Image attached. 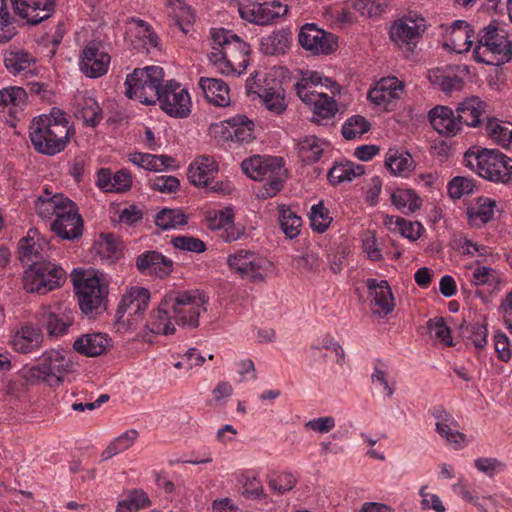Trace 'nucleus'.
<instances>
[{
  "label": "nucleus",
  "mask_w": 512,
  "mask_h": 512,
  "mask_svg": "<svg viewBox=\"0 0 512 512\" xmlns=\"http://www.w3.org/2000/svg\"><path fill=\"white\" fill-rule=\"evenodd\" d=\"M475 181L473 179L457 176L448 183V194L452 199H460L464 195L474 192Z\"/></svg>",
  "instance_id": "nucleus-49"
},
{
  "label": "nucleus",
  "mask_w": 512,
  "mask_h": 512,
  "mask_svg": "<svg viewBox=\"0 0 512 512\" xmlns=\"http://www.w3.org/2000/svg\"><path fill=\"white\" fill-rule=\"evenodd\" d=\"M232 131L229 132V137L239 143H248L254 139V123L245 115L233 117L228 121Z\"/></svg>",
  "instance_id": "nucleus-35"
},
{
  "label": "nucleus",
  "mask_w": 512,
  "mask_h": 512,
  "mask_svg": "<svg viewBox=\"0 0 512 512\" xmlns=\"http://www.w3.org/2000/svg\"><path fill=\"white\" fill-rule=\"evenodd\" d=\"M292 41V32L289 29H278L260 40V50L269 56L283 55L287 52Z\"/></svg>",
  "instance_id": "nucleus-28"
},
{
  "label": "nucleus",
  "mask_w": 512,
  "mask_h": 512,
  "mask_svg": "<svg viewBox=\"0 0 512 512\" xmlns=\"http://www.w3.org/2000/svg\"><path fill=\"white\" fill-rule=\"evenodd\" d=\"M288 12V6L277 0L250 2L240 10L241 16L257 25H269Z\"/></svg>",
  "instance_id": "nucleus-15"
},
{
  "label": "nucleus",
  "mask_w": 512,
  "mask_h": 512,
  "mask_svg": "<svg viewBox=\"0 0 512 512\" xmlns=\"http://www.w3.org/2000/svg\"><path fill=\"white\" fill-rule=\"evenodd\" d=\"M136 267L142 274L164 278L173 271V261L158 251H146L137 256Z\"/></svg>",
  "instance_id": "nucleus-21"
},
{
  "label": "nucleus",
  "mask_w": 512,
  "mask_h": 512,
  "mask_svg": "<svg viewBox=\"0 0 512 512\" xmlns=\"http://www.w3.org/2000/svg\"><path fill=\"white\" fill-rule=\"evenodd\" d=\"M426 29L425 19L417 14L403 16L396 20L390 28V39L399 47L406 46L408 51L413 47Z\"/></svg>",
  "instance_id": "nucleus-12"
},
{
  "label": "nucleus",
  "mask_w": 512,
  "mask_h": 512,
  "mask_svg": "<svg viewBox=\"0 0 512 512\" xmlns=\"http://www.w3.org/2000/svg\"><path fill=\"white\" fill-rule=\"evenodd\" d=\"M316 97L311 101L310 105L313 106L312 121L317 124H322L323 120L331 119L338 111L336 101L329 97L327 94L319 92Z\"/></svg>",
  "instance_id": "nucleus-31"
},
{
  "label": "nucleus",
  "mask_w": 512,
  "mask_h": 512,
  "mask_svg": "<svg viewBox=\"0 0 512 512\" xmlns=\"http://www.w3.org/2000/svg\"><path fill=\"white\" fill-rule=\"evenodd\" d=\"M366 287L369 290L370 296L373 297L371 310L374 314L385 317L394 310V297L389 283L386 280L378 281L369 278L366 280Z\"/></svg>",
  "instance_id": "nucleus-19"
},
{
  "label": "nucleus",
  "mask_w": 512,
  "mask_h": 512,
  "mask_svg": "<svg viewBox=\"0 0 512 512\" xmlns=\"http://www.w3.org/2000/svg\"><path fill=\"white\" fill-rule=\"evenodd\" d=\"M27 92L21 87H11L0 91V108L19 107L25 104Z\"/></svg>",
  "instance_id": "nucleus-51"
},
{
  "label": "nucleus",
  "mask_w": 512,
  "mask_h": 512,
  "mask_svg": "<svg viewBox=\"0 0 512 512\" xmlns=\"http://www.w3.org/2000/svg\"><path fill=\"white\" fill-rule=\"evenodd\" d=\"M391 201L399 209L408 207L411 213L418 210L422 205V199L412 189H397L391 195Z\"/></svg>",
  "instance_id": "nucleus-44"
},
{
  "label": "nucleus",
  "mask_w": 512,
  "mask_h": 512,
  "mask_svg": "<svg viewBox=\"0 0 512 512\" xmlns=\"http://www.w3.org/2000/svg\"><path fill=\"white\" fill-rule=\"evenodd\" d=\"M440 68L431 69L427 73L429 82L437 86L441 91L446 94H450L453 91H460L463 87V80L455 73Z\"/></svg>",
  "instance_id": "nucleus-30"
},
{
  "label": "nucleus",
  "mask_w": 512,
  "mask_h": 512,
  "mask_svg": "<svg viewBox=\"0 0 512 512\" xmlns=\"http://www.w3.org/2000/svg\"><path fill=\"white\" fill-rule=\"evenodd\" d=\"M489 137L498 145L507 148L512 143V123L490 119L486 125Z\"/></svg>",
  "instance_id": "nucleus-38"
},
{
  "label": "nucleus",
  "mask_w": 512,
  "mask_h": 512,
  "mask_svg": "<svg viewBox=\"0 0 512 512\" xmlns=\"http://www.w3.org/2000/svg\"><path fill=\"white\" fill-rule=\"evenodd\" d=\"M39 364L32 366L27 373V380L44 382L50 387H57L64 381V374L74 371V363L58 350L43 353Z\"/></svg>",
  "instance_id": "nucleus-10"
},
{
  "label": "nucleus",
  "mask_w": 512,
  "mask_h": 512,
  "mask_svg": "<svg viewBox=\"0 0 512 512\" xmlns=\"http://www.w3.org/2000/svg\"><path fill=\"white\" fill-rule=\"evenodd\" d=\"M58 199H56V194L50 196L48 190H45V195H41L35 202V209L37 214L41 218L50 219L55 215V210L57 208Z\"/></svg>",
  "instance_id": "nucleus-54"
},
{
  "label": "nucleus",
  "mask_w": 512,
  "mask_h": 512,
  "mask_svg": "<svg viewBox=\"0 0 512 512\" xmlns=\"http://www.w3.org/2000/svg\"><path fill=\"white\" fill-rule=\"evenodd\" d=\"M353 6L362 15L377 17L385 11L387 0H356Z\"/></svg>",
  "instance_id": "nucleus-53"
},
{
  "label": "nucleus",
  "mask_w": 512,
  "mask_h": 512,
  "mask_svg": "<svg viewBox=\"0 0 512 512\" xmlns=\"http://www.w3.org/2000/svg\"><path fill=\"white\" fill-rule=\"evenodd\" d=\"M70 131L65 113L54 107L49 115L42 114L33 118L29 126V137L36 151L53 156L65 149Z\"/></svg>",
  "instance_id": "nucleus-2"
},
{
  "label": "nucleus",
  "mask_w": 512,
  "mask_h": 512,
  "mask_svg": "<svg viewBox=\"0 0 512 512\" xmlns=\"http://www.w3.org/2000/svg\"><path fill=\"white\" fill-rule=\"evenodd\" d=\"M39 321L46 327L49 336H60L66 333L73 324V311L68 307L58 305L42 307L38 313Z\"/></svg>",
  "instance_id": "nucleus-17"
},
{
  "label": "nucleus",
  "mask_w": 512,
  "mask_h": 512,
  "mask_svg": "<svg viewBox=\"0 0 512 512\" xmlns=\"http://www.w3.org/2000/svg\"><path fill=\"white\" fill-rule=\"evenodd\" d=\"M427 328L430 331L435 332V337L445 343L446 346L450 347L453 345L451 331L446 326L443 317H436L427 321Z\"/></svg>",
  "instance_id": "nucleus-56"
},
{
  "label": "nucleus",
  "mask_w": 512,
  "mask_h": 512,
  "mask_svg": "<svg viewBox=\"0 0 512 512\" xmlns=\"http://www.w3.org/2000/svg\"><path fill=\"white\" fill-rule=\"evenodd\" d=\"M365 172L362 165H355L352 162L337 163L328 172V180L332 185L345 181H352L354 178L363 175Z\"/></svg>",
  "instance_id": "nucleus-33"
},
{
  "label": "nucleus",
  "mask_w": 512,
  "mask_h": 512,
  "mask_svg": "<svg viewBox=\"0 0 512 512\" xmlns=\"http://www.w3.org/2000/svg\"><path fill=\"white\" fill-rule=\"evenodd\" d=\"M228 264L242 278H248L253 282L264 279L262 269L265 260L258 257L254 252L239 250L234 255L229 256Z\"/></svg>",
  "instance_id": "nucleus-16"
},
{
  "label": "nucleus",
  "mask_w": 512,
  "mask_h": 512,
  "mask_svg": "<svg viewBox=\"0 0 512 512\" xmlns=\"http://www.w3.org/2000/svg\"><path fill=\"white\" fill-rule=\"evenodd\" d=\"M15 14L36 25L48 19L55 10L54 0H11Z\"/></svg>",
  "instance_id": "nucleus-18"
},
{
  "label": "nucleus",
  "mask_w": 512,
  "mask_h": 512,
  "mask_svg": "<svg viewBox=\"0 0 512 512\" xmlns=\"http://www.w3.org/2000/svg\"><path fill=\"white\" fill-rule=\"evenodd\" d=\"M429 121L439 134L454 136L460 131L455 112L447 106H436L429 111Z\"/></svg>",
  "instance_id": "nucleus-24"
},
{
  "label": "nucleus",
  "mask_w": 512,
  "mask_h": 512,
  "mask_svg": "<svg viewBox=\"0 0 512 512\" xmlns=\"http://www.w3.org/2000/svg\"><path fill=\"white\" fill-rule=\"evenodd\" d=\"M56 199H58V203L55 210L54 220H63L64 218L67 220L69 217L79 214L75 203L67 197H64L61 194H56Z\"/></svg>",
  "instance_id": "nucleus-58"
},
{
  "label": "nucleus",
  "mask_w": 512,
  "mask_h": 512,
  "mask_svg": "<svg viewBox=\"0 0 512 512\" xmlns=\"http://www.w3.org/2000/svg\"><path fill=\"white\" fill-rule=\"evenodd\" d=\"M467 165L476 167L482 178L495 183L507 184L512 181V158L498 149L483 148L477 152L465 154Z\"/></svg>",
  "instance_id": "nucleus-8"
},
{
  "label": "nucleus",
  "mask_w": 512,
  "mask_h": 512,
  "mask_svg": "<svg viewBox=\"0 0 512 512\" xmlns=\"http://www.w3.org/2000/svg\"><path fill=\"white\" fill-rule=\"evenodd\" d=\"M157 101L163 111L175 118H186L191 112L189 93L173 80L163 85Z\"/></svg>",
  "instance_id": "nucleus-13"
},
{
  "label": "nucleus",
  "mask_w": 512,
  "mask_h": 512,
  "mask_svg": "<svg viewBox=\"0 0 512 512\" xmlns=\"http://www.w3.org/2000/svg\"><path fill=\"white\" fill-rule=\"evenodd\" d=\"M413 159L410 154H400L396 149H389L385 157V166L394 175L404 176L413 168Z\"/></svg>",
  "instance_id": "nucleus-39"
},
{
  "label": "nucleus",
  "mask_w": 512,
  "mask_h": 512,
  "mask_svg": "<svg viewBox=\"0 0 512 512\" xmlns=\"http://www.w3.org/2000/svg\"><path fill=\"white\" fill-rule=\"evenodd\" d=\"M199 85L208 102L220 107H226L229 105V87L223 80L201 77Z\"/></svg>",
  "instance_id": "nucleus-29"
},
{
  "label": "nucleus",
  "mask_w": 512,
  "mask_h": 512,
  "mask_svg": "<svg viewBox=\"0 0 512 512\" xmlns=\"http://www.w3.org/2000/svg\"><path fill=\"white\" fill-rule=\"evenodd\" d=\"M150 503L144 491L134 490L126 499L118 503L116 512H137L140 508L149 506Z\"/></svg>",
  "instance_id": "nucleus-46"
},
{
  "label": "nucleus",
  "mask_w": 512,
  "mask_h": 512,
  "mask_svg": "<svg viewBox=\"0 0 512 512\" xmlns=\"http://www.w3.org/2000/svg\"><path fill=\"white\" fill-rule=\"evenodd\" d=\"M110 55L104 51L101 41L92 40L82 49L79 67L89 78H99L107 73Z\"/></svg>",
  "instance_id": "nucleus-14"
},
{
  "label": "nucleus",
  "mask_w": 512,
  "mask_h": 512,
  "mask_svg": "<svg viewBox=\"0 0 512 512\" xmlns=\"http://www.w3.org/2000/svg\"><path fill=\"white\" fill-rule=\"evenodd\" d=\"M233 219V210L231 208H225L215 213L213 217L208 218V226L212 230H223L229 223H232Z\"/></svg>",
  "instance_id": "nucleus-62"
},
{
  "label": "nucleus",
  "mask_w": 512,
  "mask_h": 512,
  "mask_svg": "<svg viewBox=\"0 0 512 512\" xmlns=\"http://www.w3.org/2000/svg\"><path fill=\"white\" fill-rule=\"evenodd\" d=\"M486 104L478 97H470L458 104L455 110L457 122L468 127H477L481 124V116L485 112Z\"/></svg>",
  "instance_id": "nucleus-25"
},
{
  "label": "nucleus",
  "mask_w": 512,
  "mask_h": 512,
  "mask_svg": "<svg viewBox=\"0 0 512 512\" xmlns=\"http://www.w3.org/2000/svg\"><path fill=\"white\" fill-rule=\"evenodd\" d=\"M296 478L291 473H285L278 476L276 479L269 480V487L273 490L283 494L291 490L296 485Z\"/></svg>",
  "instance_id": "nucleus-63"
},
{
  "label": "nucleus",
  "mask_w": 512,
  "mask_h": 512,
  "mask_svg": "<svg viewBox=\"0 0 512 512\" xmlns=\"http://www.w3.org/2000/svg\"><path fill=\"white\" fill-rule=\"evenodd\" d=\"M299 44L314 55H328L338 47V37L317 27L314 23L304 24L298 35Z\"/></svg>",
  "instance_id": "nucleus-11"
},
{
  "label": "nucleus",
  "mask_w": 512,
  "mask_h": 512,
  "mask_svg": "<svg viewBox=\"0 0 512 512\" xmlns=\"http://www.w3.org/2000/svg\"><path fill=\"white\" fill-rule=\"evenodd\" d=\"M150 301V292L143 287H133L123 295L116 311V324H121V319L126 312L129 316L142 315Z\"/></svg>",
  "instance_id": "nucleus-20"
},
{
  "label": "nucleus",
  "mask_w": 512,
  "mask_h": 512,
  "mask_svg": "<svg viewBox=\"0 0 512 512\" xmlns=\"http://www.w3.org/2000/svg\"><path fill=\"white\" fill-rule=\"evenodd\" d=\"M111 346V339L103 333H89L78 337L73 344L76 352L86 357L102 355Z\"/></svg>",
  "instance_id": "nucleus-26"
},
{
  "label": "nucleus",
  "mask_w": 512,
  "mask_h": 512,
  "mask_svg": "<svg viewBox=\"0 0 512 512\" xmlns=\"http://www.w3.org/2000/svg\"><path fill=\"white\" fill-rule=\"evenodd\" d=\"M74 290L78 304L83 314L89 318H96L107 309L108 283L99 271L82 274L74 278Z\"/></svg>",
  "instance_id": "nucleus-5"
},
{
  "label": "nucleus",
  "mask_w": 512,
  "mask_h": 512,
  "mask_svg": "<svg viewBox=\"0 0 512 512\" xmlns=\"http://www.w3.org/2000/svg\"><path fill=\"white\" fill-rule=\"evenodd\" d=\"M42 247L31 237H24L19 241V260L29 266L24 276V288L27 292L46 294L65 281L64 270L51 263L41 261Z\"/></svg>",
  "instance_id": "nucleus-1"
},
{
  "label": "nucleus",
  "mask_w": 512,
  "mask_h": 512,
  "mask_svg": "<svg viewBox=\"0 0 512 512\" xmlns=\"http://www.w3.org/2000/svg\"><path fill=\"white\" fill-rule=\"evenodd\" d=\"M194 13L189 7H180L178 12L172 15V21L183 33H187L194 23Z\"/></svg>",
  "instance_id": "nucleus-59"
},
{
  "label": "nucleus",
  "mask_w": 512,
  "mask_h": 512,
  "mask_svg": "<svg viewBox=\"0 0 512 512\" xmlns=\"http://www.w3.org/2000/svg\"><path fill=\"white\" fill-rule=\"evenodd\" d=\"M478 45L474 48L476 62L500 66L512 58V41L503 29L491 23L478 34Z\"/></svg>",
  "instance_id": "nucleus-6"
},
{
  "label": "nucleus",
  "mask_w": 512,
  "mask_h": 512,
  "mask_svg": "<svg viewBox=\"0 0 512 512\" xmlns=\"http://www.w3.org/2000/svg\"><path fill=\"white\" fill-rule=\"evenodd\" d=\"M129 160L146 170L157 172L156 155L135 152L129 155Z\"/></svg>",
  "instance_id": "nucleus-64"
},
{
  "label": "nucleus",
  "mask_w": 512,
  "mask_h": 512,
  "mask_svg": "<svg viewBox=\"0 0 512 512\" xmlns=\"http://www.w3.org/2000/svg\"><path fill=\"white\" fill-rule=\"evenodd\" d=\"M370 129V123L361 115H354L342 126V135L346 140H352L363 135Z\"/></svg>",
  "instance_id": "nucleus-47"
},
{
  "label": "nucleus",
  "mask_w": 512,
  "mask_h": 512,
  "mask_svg": "<svg viewBox=\"0 0 512 512\" xmlns=\"http://www.w3.org/2000/svg\"><path fill=\"white\" fill-rule=\"evenodd\" d=\"M164 71L158 66H147L135 69L127 75L125 95L136 98L145 105L156 104L163 87Z\"/></svg>",
  "instance_id": "nucleus-9"
},
{
  "label": "nucleus",
  "mask_w": 512,
  "mask_h": 512,
  "mask_svg": "<svg viewBox=\"0 0 512 512\" xmlns=\"http://www.w3.org/2000/svg\"><path fill=\"white\" fill-rule=\"evenodd\" d=\"M496 203L489 198L479 197L477 200V208L467 210L469 221L472 223L479 219L481 224L485 225L492 220Z\"/></svg>",
  "instance_id": "nucleus-45"
},
{
  "label": "nucleus",
  "mask_w": 512,
  "mask_h": 512,
  "mask_svg": "<svg viewBox=\"0 0 512 512\" xmlns=\"http://www.w3.org/2000/svg\"><path fill=\"white\" fill-rule=\"evenodd\" d=\"M76 117L81 119L84 125L96 127L103 118L102 109L93 98H87L76 112Z\"/></svg>",
  "instance_id": "nucleus-42"
},
{
  "label": "nucleus",
  "mask_w": 512,
  "mask_h": 512,
  "mask_svg": "<svg viewBox=\"0 0 512 512\" xmlns=\"http://www.w3.org/2000/svg\"><path fill=\"white\" fill-rule=\"evenodd\" d=\"M459 333L462 338L471 340L477 349H483L487 343V328L485 324L470 325L463 319L459 326Z\"/></svg>",
  "instance_id": "nucleus-41"
},
{
  "label": "nucleus",
  "mask_w": 512,
  "mask_h": 512,
  "mask_svg": "<svg viewBox=\"0 0 512 512\" xmlns=\"http://www.w3.org/2000/svg\"><path fill=\"white\" fill-rule=\"evenodd\" d=\"M395 223L401 235L413 241L420 238L424 231V227L420 222H410L404 218L396 217Z\"/></svg>",
  "instance_id": "nucleus-57"
},
{
  "label": "nucleus",
  "mask_w": 512,
  "mask_h": 512,
  "mask_svg": "<svg viewBox=\"0 0 512 512\" xmlns=\"http://www.w3.org/2000/svg\"><path fill=\"white\" fill-rule=\"evenodd\" d=\"M243 172L255 181H266L257 192V197L267 199L279 193L287 178L284 162L276 156H254L245 159L241 164Z\"/></svg>",
  "instance_id": "nucleus-3"
},
{
  "label": "nucleus",
  "mask_w": 512,
  "mask_h": 512,
  "mask_svg": "<svg viewBox=\"0 0 512 512\" xmlns=\"http://www.w3.org/2000/svg\"><path fill=\"white\" fill-rule=\"evenodd\" d=\"M210 36L212 52L208 58L222 73L233 72L235 62H238L239 65L247 62L250 46L232 31L224 28H212Z\"/></svg>",
  "instance_id": "nucleus-4"
},
{
  "label": "nucleus",
  "mask_w": 512,
  "mask_h": 512,
  "mask_svg": "<svg viewBox=\"0 0 512 512\" xmlns=\"http://www.w3.org/2000/svg\"><path fill=\"white\" fill-rule=\"evenodd\" d=\"M278 221L286 237L293 239L300 233L301 217L284 204L278 206Z\"/></svg>",
  "instance_id": "nucleus-36"
},
{
  "label": "nucleus",
  "mask_w": 512,
  "mask_h": 512,
  "mask_svg": "<svg viewBox=\"0 0 512 512\" xmlns=\"http://www.w3.org/2000/svg\"><path fill=\"white\" fill-rule=\"evenodd\" d=\"M82 219L79 214L64 218L63 220H54L50 227L51 230L60 238L65 240H73L82 235Z\"/></svg>",
  "instance_id": "nucleus-32"
},
{
  "label": "nucleus",
  "mask_w": 512,
  "mask_h": 512,
  "mask_svg": "<svg viewBox=\"0 0 512 512\" xmlns=\"http://www.w3.org/2000/svg\"><path fill=\"white\" fill-rule=\"evenodd\" d=\"M4 63L8 71L16 75L23 71H31L35 58L27 51L13 50L5 55Z\"/></svg>",
  "instance_id": "nucleus-37"
},
{
  "label": "nucleus",
  "mask_w": 512,
  "mask_h": 512,
  "mask_svg": "<svg viewBox=\"0 0 512 512\" xmlns=\"http://www.w3.org/2000/svg\"><path fill=\"white\" fill-rule=\"evenodd\" d=\"M474 31L470 24L464 20L455 21L447 32V43L445 46L450 47L457 53L468 51L472 46V37Z\"/></svg>",
  "instance_id": "nucleus-27"
},
{
  "label": "nucleus",
  "mask_w": 512,
  "mask_h": 512,
  "mask_svg": "<svg viewBox=\"0 0 512 512\" xmlns=\"http://www.w3.org/2000/svg\"><path fill=\"white\" fill-rule=\"evenodd\" d=\"M96 254L108 263H114L121 256V247L118 240L112 234H101L95 243Z\"/></svg>",
  "instance_id": "nucleus-34"
},
{
  "label": "nucleus",
  "mask_w": 512,
  "mask_h": 512,
  "mask_svg": "<svg viewBox=\"0 0 512 512\" xmlns=\"http://www.w3.org/2000/svg\"><path fill=\"white\" fill-rule=\"evenodd\" d=\"M204 298L191 292H172L165 295L159 304L158 316L163 320L170 312L178 325L196 328L201 312H205Z\"/></svg>",
  "instance_id": "nucleus-7"
},
{
  "label": "nucleus",
  "mask_w": 512,
  "mask_h": 512,
  "mask_svg": "<svg viewBox=\"0 0 512 512\" xmlns=\"http://www.w3.org/2000/svg\"><path fill=\"white\" fill-rule=\"evenodd\" d=\"M188 217L181 209L164 208L159 211L155 216V225L162 230H169L177 226H184L187 224Z\"/></svg>",
  "instance_id": "nucleus-40"
},
{
  "label": "nucleus",
  "mask_w": 512,
  "mask_h": 512,
  "mask_svg": "<svg viewBox=\"0 0 512 512\" xmlns=\"http://www.w3.org/2000/svg\"><path fill=\"white\" fill-rule=\"evenodd\" d=\"M44 336L40 327L32 324L21 326L13 335L11 345L16 352L22 354L39 351L42 347Z\"/></svg>",
  "instance_id": "nucleus-22"
},
{
  "label": "nucleus",
  "mask_w": 512,
  "mask_h": 512,
  "mask_svg": "<svg viewBox=\"0 0 512 512\" xmlns=\"http://www.w3.org/2000/svg\"><path fill=\"white\" fill-rule=\"evenodd\" d=\"M298 149L302 160L307 163L317 162L323 154L320 140L316 136H307L300 140Z\"/></svg>",
  "instance_id": "nucleus-43"
},
{
  "label": "nucleus",
  "mask_w": 512,
  "mask_h": 512,
  "mask_svg": "<svg viewBox=\"0 0 512 512\" xmlns=\"http://www.w3.org/2000/svg\"><path fill=\"white\" fill-rule=\"evenodd\" d=\"M171 243L176 249L183 251L202 253L206 250L205 243L201 239L192 236H177L171 240Z\"/></svg>",
  "instance_id": "nucleus-55"
},
{
  "label": "nucleus",
  "mask_w": 512,
  "mask_h": 512,
  "mask_svg": "<svg viewBox=\"0 0 512 512\" xmlns=\"http://www.w3.org/2000/svg\"><path fill=\"white\" fill-rule=\"evenodd\" d=\"M218 173V165L210 156H200L189 166L187 177L197 187H208Z\"/></svg>",
  "instance_id": "nucleus-23"
},
{
  "label": "nucleus",
  "mask_w": 512,
  "mask_h": 512,
  "mask_svg": "<svg viewBox=\"0 0 512 512\" xmlns=\"http://www.w3.org/2000/svg\"><path fill=\"white\" fill-rule=\"evenodd\" d=\"M159 308L153 311L150 315V320L146 324V328L153 334L171 335L175 332V327L172 325L170 319H173L170 314L163 320L158 316Z\"/></svg>",
  "instance_id": "nucleus-50"
},
{
  "label": "nucleus",
  "mask_w": 512,
  "mask_h": 512,
  "mask_svg": "<svg viewBox=\"0 0 512 512\" xmlns=\"http://www.w3.org/2000/svg\"><path fill=\"white\" fill-rule=\"evenodd\" d=\"M152 189L162 193H174L180 187V181L175 176H159L151 183Z\"/></svg>",
  "instance_id": "nucleus-60"
},
{
  "label": "nucleus",
  "mask_w": 512,
  "mask_h": 512,
  "mask_svg": "<svg viewBox=\"0 0 512 512\" xmlns=\"http://www.w3.org/2000/svg\"><path fill=\"white\" fill-rule=\"evenodd\" d=\"M310 220L312 229L322 233L329 227L332 218L329 216V211L324 208L323 204L319 203L312 206Z\"/></svg>",
  "instance_id": "nucleus-52"
},
{
  "label": "nucleus",
  "mask_w": 512,
  "mask_h": 512,
  "mask_svg": "<svg viewBox=\"0 0 512 512\" xmlns=\"http://www.w3.org/2000/svg\"><path fill=\"white\" fill-rule=\"evenodd\" d=\"M260 97L265 107L275 114H281L287 108L283 90L265 89Z\"/></svg>",
  "instance_id": "nucleus-48"
},
{
  "label": "nucleus",
  "mask_w": 512,
  "mask_h": 512,
  "mask_svg": "<svg viewBox=\"0 0 512 512\" xmlns=\"http://www.w3.org/2000/svg\"><path fill=\"white\" fill-rule=\"evenodd\" d=\"M132 186V175L127 169H121L112 175L111 192L122 193Z\"/></svg>",
  "instance_id": "nucleus-61"
}]
</instances>
